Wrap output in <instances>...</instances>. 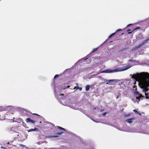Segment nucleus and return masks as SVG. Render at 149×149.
<instances>
[{"mask_svg": "<svg viewBox=\"0 0 149 149\" xmlns=\"http://www.w3.org/2000/svg\"><path fill=\"white\" fill-rule=\"evenodd\" d=\"M132 78L139 82L140 87L143 89L145 92L148 90L149 87V73L147 72H142L140 73L133 74Z\"/></svg>", "mask_w": 149, "mask_h": 149, "instance_id": "nucleus-1", "label": "nucleus"}, {"mask_svg": "<svg viewBox=\"0 0 149 149\" xmlns=\"http://www.w3.org/2000/svg\"><path fill=\"white\" fill-rule=\"evenodd\" d=\"M131 67L130 65H127L125 67L123 68H117L114 70H112L111 69H107L101 72L102 73H112L115 72H120L123 71Z\"/></svg>", "mask_w": 149, "mask_h": 149, "instance_id": "nucleus-2", "label": "nucleus"}, {"mask_svg": "<svg viewBox=\"0 0 149 149\" xmlns=\"http://www.w3.org/2000/svg\"><path fill=\"white\" fill-rule=\"evenodd\" d=\"M33 115L34 116H33L34 117V119L35 120H33L30 118H28L26 120V122H31L34 123L36 122H39V123H41V122L40 120V119H41V116L36 113H33Z\"/></svg>", "mask_w": 149, "mask_h": 149, "instance_id": "nucleus-3", "label": "nucleus"}, {"mask_svg": "<svg viewBox=\"0 0 149 149\" xmlns=\"http://www.w3.org/2000/svg\"><path fill=\"white\" fill-rule=\"evenodd\" d=\"M148 40H149V38L147 39H146V40H144L142 42V43L140 44L139 46H136L134 48H133V49H132V51H134L135 50L137 49H139V48H140L144 44H145L146 43Z\"/></svg>", "mask_w": 149, "mask_h": 149, "instance_id": "nucleus-4", "label": "nucleus"}, {"mask_svg": "<svg viewBox=\"0 0 149 149\" xmlns=\"http://www.w3.org/2000/svg\"><path fill=\"white\" fill-rule=\"evenodd\" d=\"M134 94L135 95L138 96V97H137L136 99H138L139 100V98L141 97H143L142 95L140 94L139 92L138 91H136L134 92Z\"/></svg>", "mask_w": 149, "mask_h": 149, "instance_id": "nucleus-5", "label": "nucleus"}, {"mask_svg": "<svg viewBox=\"0 0 149 149\" xmlns=\"http://www.w3.org/2000/svg\"><path fill=\"white\" fill-rule=\"evenodd\" d=\"M135 118H133L127 119L126 120V121L128 123H131L132 122L133 120H135Z\"/></svg>", "mask_w": 149, "mask_h": 149, "instance_id": "nucleus-6", "label": "nucleus"}, {"mask_svg": "<svg viewBox=\"0 0 149 149\" xmlns=\"http://www.w3.org/2000/svg\"><path fill=\"white\" fill-rule=\"evenodd\" d=\"M38 128L35 127L34 129H29V130H27L28 131V132H31L33 131H37L38 130Z\"/></svg>", "mask_w": 149, "mask_h": 149, "instance_id": "nucleus-7", "label": "nucleus"}, {"mask_svg": "<svg viewBox=\"0 0 149 149\" xmlns=\"http://www.w3.org/2000/svg\"><path fill=\"white\" fill-rule=\"evenodd\" d=\"M122 30V29H118V30H117L116 32H115V33H113L112 34H111L110 36H109V38H111V37L112 36H113L114 35L115 33H116L118 31H121Z\"/></svg>", "mask_w": 149, "mask_h": 149, "instance_id": "nucleus-8", "label": "nucleus"}, {"mask_svg": "<svg viewBox=\"0 0 149 149\" xmlns=\"http://www.w3.org/2000/svg\"><path fill=\"white\" fill-rule=\"evenodd\" d=\"M57 128L59 130H63L64 131L65 130L64 128H62V127H61L59 126H57Z\"/></svg>", "mask_w": 149, "mask_h": 149, "instance_id": "nucleus-9", "label": "nucleus"}, {"mask_svg": "<svg viewBox=\"0 0 149 149\" xmlns=\"http://www.w3.org/2000/svg\"><path fill=\"white\" fill-rule=\"evenodd\" d=\"M90 89V86L89 85H87L86 87V91H88Z\"/></svg>", "mask_w": 149, "mask_h": 149, "instance_id": "nucleus-10", "label": "nucleus"}, {"mask_svg": "<svg viewBox=\"0 0 149 149\" xmlns=\"http://www.w3.org/2000/svg\"><path fill=\"white\" fill-rule=\"evenodd\" d=\"M5 110V109L3 107H0V111H4Z\"/></svg>", "mask_w": 149, "mask_h": 149, "instance_id": "nucleus-11", "label": "nucleus"}, {"mask_svg": "<svg viewBox=\"0 0 149 149\" xmlns=\"http://www.w3.org/2000/svg\"><path fill=\"white\" fill-rule=\"evenodd\" d=\"M116 80L115 79H111V80H109L108 81L109 83H111L112 82L115 81Z\"/></svg>", "mask_w": 149, "mask_h": 149, "instance_id": "nucleus-12", "label": "nucleus"}, {"mask_svg": "<svg viewBox=\"0 0 149 149\" xmlns=\"http://www.w3.org/2000/svg\"><path fill=\"white\" fill-rule=\"evenodd\" d=\"M131 31V30L130 29H129V30H128L127 31V32H128L127 33V34H131V33L133 31V30L132 31H131V32H130V31Z\"/></svg>", "mask_w": 149, "mask_h": 149, "instance_id": "nucleus-13", "label": "nucleus"}, {"mask_svg": "<svg viewBox=\"0 0 149 149\" xmlns=\"http://www.w3.org/2000/svg\"><path fill=\"white\" fill-rule=\"evenodd\" d=\"M64 132H58L55 134L56 135H61V134H62Z\"/></svg>", "mask_w": 149, "mask_h": 149, "instance_id": "nucleus-14", "label": "nucleus"}, {"mask_svg": "<svg viewBox=\"0 0 149 149\" xmlns=\"http://www.w3.org/2000/svg\"><path fill=\"white\" fill-rule=\"evenodd\" d=\"M128 48H129L128 47L123 48V49H121L120 51H123L126 50V49H128Z\"/></svg>", "mask_w": 149, "mask_h": 149, "instance_id": "nucleus-15", "label": "nucleus"}, {"mask_svg": "<svg viewBox=\"0 0 149 149\" xmlns=\"http://www.w3.org/2000/svg\"><path fill=\"white\" fill-rule=\"evenodd\" d=\"M58 136V135H54V136H51L50 137L52 138H54V137H57Z\"/></svg>", "mask_w": 149, "mask_h": 149, "instance_id": "nucleus-16", "label": "nucleus"}, {"mask_svg": "<svg viewBox=\"0 0 149 149\" xmlns=\"http://www.w3.org/2000/svg\"><path fill=\"white\" fill-rule=\"evenodd\" d=\"M98 49V48H94V49H93V51H92V52H95V51H96L97 50V49Z\"/></svg>", "mask_w": 149, "mask_h": 149, "instance_id": "nucleus-17", "label": "nucleus"}, {"mask_svg": "<svg viewBox=\"0 0 149 149\" xmlns=\"http://www.w3.org/2000/svg\"><path fill=\"white\" fill-rule=\"evenodd\" d=\"M79 89L80 91H81L82 89L81 87H79L78 86H77L76 88V89Z\"/></svg>", "mask_w": 149, "mask_h": 149, "instance_id": "nucleus-18", "label": "nucleus"}, {"mask_svg": "<svg viewBox=\"0 0 149 149\" xmlns=\"http://www.w3.org/2000/svg\"><path fill=\"white\" fill-rule=\"evenodd\" d=\"M140 29V27H136V28L134 29L133 30V31H134L136 30V29Z\"/></svg>", "mask_w": 149, "mask_h": 149, "instance_id": "nucleus-19", "label": "nucleus"}, {"mask_svg": "<svg viewBox=\"0 0 149 149\" xmlns=\"http://www.w3.org/2000/svg\"><path fill=\"white\" fill-rule=\"evenodd\" d=\"M88 56H86V57H85L84 58V60H87V59H88Z\"/></svg>", "mask_w": 149, "mask_h": 149, "instance_id": "nucleus-20", "label": "nucleus"}, {"mask_svg": "<svg viewBox=\"0 0 149 149\" xmlns=\"http://www.w3.org/2000/svg\"><path fill=\"white\" fill-rule=\"evenodd\" d=\"M59 77V75L58 74H56L54 77V78L55 79L56 77Z\"/></svg>", "mask_w": 149, "mask_h": 149, "instance_id": "nucleus-21", "label": "nucleus"}, {"mask_svg": "<svg viewBox=\"0 0 149 149\" xmlns=\"http://www.w3.org/2000/svg\"><path fill=\"white\" fill-rule=\"evenodd\" d=\"M130 114H125V115H124V116L125 117H127V116H130Z\"/></svg>", "mask_w": 149, "mask_h": 149, "instance_id": "nucleus-22", "label": "nucleus"}, {"mask_svg": "<svg viewBox=\"0 0 149 149\" xmlns=\"http://www.w3.org/2000/svg\"><path fill=\"white\" fill-rule=\"evenodd\" d=\"M19 145L21 147H25V146L24 145H22V144H20Z\"/></svg>", "mask_w": 149, "mask_h": 149, "instance_id": "nucleus-23", "label": "nucleus"}, {"mask_svg": "<svg viewBox=\"0 0 149 149\" xmlns=\"http://www.w3.org/2000/svg\"><path fill=\"white\" fill-rule=\"evenodd\" d=\"M133 111L135 113H138V111L135 109Z\"/></svg>", "mask_w": 149, "mask_h": 149, "instance_id": "nucleus-24", "label": "nucleus"}, {"mask_svg": "<svg viewBox=\"0 0 149 149\" xmlns=\"http://www.w3.org/2000/svg\"><path fill=\"white\" fill-rule=\"evenodd\" d=\"M49 124H50V125H51L52 127H53V126L54 125L52 123H50Z\"/></svg>", "mask_w": 149, "mask_h": 149, "instance_id": "nucleus-25", "label": "nucleus"}, {"mask_svg": "<svg viewBox=\"0 0 149 149\" xmlns=\"http://www.w3.org/2000/svg\"><path fill=\"white\" fill-rule=\"evenodd\" d=\"M106 113H106V112L104 113H103V114H102L103 116H105V115L106 114Z\"/></svg>", "mask_w": 149, "mask_h": 149, "instance_id": "nucleus-26", "label": "nucleus"}, {"mask_svg": "<svg viewBox=\"0 0 149 149\" xmlns=\"http://www.w3.org/2000/svg\"><path fill=\"white\" fill-rule=\"evenodd\" d=\"M1 148H2L3 149H7V148H5V147H3V146H1Z\"/></svg>", "mask_w": 149, "mask_h": 149, "instance_id": "nucleus-27", "label": "nucleus"}, {"mask_svg": "<svg viewBox=\"0 0 149 149\" xmlns=\"http://www.w3.org/2000/svg\"><path fill=\"white\" fill-rule=\"evenodd\" d=\"M60 96H64V95L63 94H60Z\"/></svg>", "mask_w": 149, "mask_h": 149, "instance_id": "nucleus-28", "label": "nucleus"}, {"mask_svg": "<svg viewBox=\"0 0 149 149\" xmlns=\"http://www.w3.org/2000/svg\"><path fill=\"white\" fill-rule=\"evenodd\" d=\"M132 25V24H129L128 25V26H129L131 25Z\"/></svg>", "mask_w": 149, "mask_h": 149, "instance_id": "nucleus-29", "label": "nucleus"}, {"mask_svg": "<svg viewBox=\"0 0 149 149\" xmlns=\"http://www.w3.org/2000/svg\"><path fill=\"white\" fill-rule=\"evenodd\" d=\"M77 88V87H74V89H75L76 88V89Z\"/></svg>", "mask_w": 149, "mask_h": 149, "instance_id": "nucleus-30", "label": "nucleus"}, {"mask_svg": "<svg viewBox=\"0 0 149 149\" xmlns=\"http://www.w3.org/2000/svg\"><path fill=\"white\" fill-rule=\"evenodd\" d=\"M145 95H146V96H147V95H147V93H145Z\"/></svg>", "mask_w": 149, "mask_h": 149, "instance_id": "nucleus-31", "label": "nucleus"}, {"mask_svg": "<svg viewBox=\"0 0 149 149\" xmlns=\"http://www.w3.org/2000/svg\"><path fill=\"white\" fill-rule=\"evenodd\" d=\"M104 111V110H102L100 111Z\"/></svg>", "mask_w": 149, "mask_h": 149, "instance_id": "nucleus-32", "label": "nucleus"}, {"mask_svg": "<svg viewBox=\"0 0 149 149\" xmlns=\"http://www.w3.org/2000/svg\"><path fill=\"white\" fill-rule=\"evenodd\" d=\"M76 84H77V85H78V84L77 83Z\"/></svg>", "mask_w": 149, "mask_h": 149, "instance_id": "nucleus-33", "label": "nucleus"}, {"mask_svg": "<svg viewBox=\"0 0 149 149\" xmlns=\"http://www.w3.org/2000/svg\"><path fill=\"white\" fill-rule=\"evenodd\" d=\"M69 87H70V86H68V88Z\"/></svg>", "mask_w": 149, "mask_h": 149, "instance_id": "nucleus-34", "label": "nucleus"}, {"mask_svg": "<svg viewBox=\"0 0 149 149\" xmlns=\"http://www.w3.org/2000/svg\"><path fill=\"white\" fill-rule=\"evenodd\" d=\"M108 84V83H107V84Z\"/></svg>", "mask_w": 149, "mask_h": 149, "instance_id": "nucleus-35", "label": "nucleus"}, {"mask_svg": "<svg viewBox=\"0 0 149 149\" xmlns=\"http://www.w3.org/2000/svg\"><path fill=\"white\" fill-rule=\"evenodd\" d=\"M124 34V33H122V34Z\"/></svg>", "mask_w": 149, "mask_h": 149, "instance_id": "nucleus-36", "label": "nucleus"}]
</instances>
